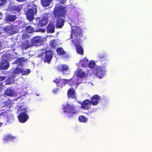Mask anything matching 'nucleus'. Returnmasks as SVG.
Segmentation results:
<instances>
[{"label":"nucleus","instance_id":"f257e3e1","mask_svg":"<svg viewBox=\"0 0 152 152\" xmlns=\"http://www.w3.org/2000/svg\"><path fill=\"white\" fill-rule=\"evenodd\" d=\"M28 7L30 8L27 11L26 16L27 19L31 21L34 20V14L37 12L36 6L34 2H31L28 4Z\"/></svg>","mask_w":152,"mask_h":152},{"label":"nucleus","instance_id":"f03ea898","mask_svg":"<svg viewBox=\"0 0 152 152\" xmlns=\"http://www.w3.org/2000/svg\"><path fill=\"white\" fill-rule=\"evenodd\" d=\"M27 109L23 106L19 107L18 109V112H20L18 116L19 121L21 123L25 122L28 119L29 116L26 114Z\"/></svg>","mask_w":152,"mask_h":152},{"label":"nucleus","instance_id":"7ed1b4c3","mask_svg":"<svg viewBox=\"0 0 152 152\" xmlns=\"http://www.w3.org/2000/svg\"><path fill=\"white\" fill-rule=\"evenodd\" d=\"M63 110L64 112L67 113L68 114V116L69 118L71 117L77 113L75 107L72 105L66 104L65 105H63Z\"/></svg>","mask_w":152,"mask_h":152},{"label":"nucleus","instance_id":"20e7f679","mask_svg":"<svg viewBox=\"0 0 152 152\" xmlns=\"http://www.w3.org/2000/svg\"><path fill=\"white\" fill-rule=\"evenodd\" d=\"M66 12V10L65 7L61 6L56 7L53 10V14L56 18H59L64 16Z\"/></svg>","mask_w":152,"mask_h":152},{"label":"nucleus","instance_id":"39448f33","mask_svg":"<svg viewBox=\"0 0 152 152\" xmlns=\"http://www.w3.org/2000/svg\"><path fill=\"white\" fill-rule=\"evenodd\" d=\"M106 72V70L103 66H97L94 69V73L100 79H101L104 76Z\"/></svg>","mask_w":152,"mask_h":152},{"label":"nucleus","instance_id":"423d86ee","mask_svg":"<svg viewBox=\"0 0 152 152\" xmlns=\"http://www.w3.org/2000/svg\"><path fill=\"white\" fill-rule=\"evenodd\" d=\"M73 35L76 37V38H80L83 36L82 31L79 27H75L74 28H72L71 30V38H72Z\"/></svg>","mask_w":152,"mask_h":152},{"label":"nucleus","instance_id":"0eeeda50","mask_svg":"<svg viewBox=\"0 0 152 152\" xmlns=\"http://www.w3.org/2000/svg\"><path fill=\"white\" fill-rule=\"evenodd\" d=\"M81 40L80 39H76L73 40L72 42L75 44L77 53L78 54L83 55V54L84 50L82 47L80 45Z\"/></svg>","mask_w":152,"mask_h":152},{"label":"nucleus","instance_id":"6e6552de","mask_svg":"<svg viewBox=\"0 0 152 152\" xmlns=\"http://www.w3.org/2000/svg\"><path fill=\"white\" fill-rule=\"evenodd\" d=\"M53 57V53L52 51L49 50H46L45 52V55L43 58V61L45 63L50 64Z\"/></svg>","mask_w":152,"mask_h":152},{"label":"nucleus","instance_id":"1a4fd4ad","mask_svg":"<svg viewBox=\"0 0 152 152\" xmlns=\"http://www.w3.org/2000/svg\"><path fill=\"white\" fill-rule=\"evenodd\" d=\"M47 15V14H45L42 18L39 20L38 23V25L39 26L43 27L47 24L48 17Z\"/></svg>","mask_w":152,"mask_h":152},{"label":"nucleus","instance_id":"9d476101","mask_svg":"<svg viewBox=\"0 0 152 152\" xmlns=\"http://www.w3.org/2000/svg\"><path fill=\"white\" fill-rule=\"evenodd\" d=\"M100 96L96 94L93 95L91 99V104L95 106L97 105L101 100Z\"/></svg>","mask_w":152,"mask_h":152},{"label":"nucleus","instance_id":"9b49d317","mask_svg":"<svg viewBox=\"0 0 152 152\" xmlns=\"http://www.w3.org/2000/svg\"><path fill=\"white\" fill-rule=\"evenodd\" d=\"M91 102L90 100L86 99L82 102L81 103V108L85 110H88L91 107Z\"/></svg>","mask_w":152,"mask_h":152},{"label":"nucleus","instance_id":"f8f14e48","mask_svg":"<svg viewBox=\"0 0 152 152\" xmlns=\"http://www.w3.org/2000/svg\"><path fill=\"white\" fill-rule=\"evenodd\" d=\"M67 95L69 98L76 99L75 90L73 88H70L67 91Z\"/></svg>","mask_w":152,"mask_h":152},{"label":"nucleus","instance_id":"ddd939ff","mask_svg":"<svg viewBox=\"0 0 152 152\" xmlns=\"http://www.w3.org/2000/svg\"><path fill=\"white\" fill-rule=\"evenodd\" d=\"M0 66L1 69H7L9 67V64L8 60L2 59L0 63Z\"/></svg>","mask_w":152,"mask_h":152},{"label":"nucleus","instance_id":"4468645a","mask_svg":"<svg viewBox=\"0 0 152 152\" xmlns=\"http://www.w3.org/2000/svg\"><path fill=\"white\" fill-rule=\"evenodd\" d=\"M69 85L71 86H75L76 88H77L79 83L78 82L77 79H75L73 78H71L68 80Z\"/></svg>","mask_w":152,"mask_h":152},{"label":"nucleus","instance_id":"2eb2a0df","mask_svg":"<svg viewBox=\"0 0 152 152\" xmlns=\"http://www.w3.org/2000/svg\"><path fill=\"white\" fill-rule=\"evenodd\" d=\"M41 42L40 38L38 37H36L33 38L31 40V43L33 45L37 46L40 45Z\"/></svg>","mask_w":152,"mask_h":152},{"label":"nucleus","instance_id":"dca6fc26","mask_svg":"<svg viewBox=\"0 0 152 152\" xmlns=\"http://www.w3.org/2000/svg\"><path fill=\"white\" fill-rule=\"evenodd\" d=\"M55 26L54 24L50 23L47 27V31L48 33H53L55 31Z\"/></svg>","mask_w":152,"mask_h":152},{"label":"nucleus","instance_id":"f3484780","mask_svg":"<svg viewBox=\"0 0 152 152\" xmlns=\"http://www.w3.org/2000/svg\"><path fill=\"white\" fill-rule=\"evenodd\" d=\"M16 18V15L8 14L6 16L5 19L6 21L13 22L15 21Z\"/></svg>","mask_w":152,"mask_h":152},{"label":"nucleus","instance_id":"a211bd4d","mask_svg":"<svg viewBox=\"0 0 152 152\" xmlns=\"http://www.w3.org/2000/svg\"><path fill=\"white\" fill-rule=\"evenodd\" d=\"M69 68L68 66L65 65H59L57 67L58 71L64 73V72L67 71Z\"/></svg>","mask_w":152,"mask_h":152},{"label":"nucleus","instance_id":"6ab92c4d","mask_svg":"<svg viewBox=\"0 0 152 152\" xmlns=\"http://www.w3.org/2000/svg\"><path fill=\"white\" fill-rule=\"evenodd\" d=\"M76 76L77 78H82L86 76L85 72H83L81 69H79L76 72Z\"/></svg>","mask_w":152,"mask_h":152},{"label":"nucleus","instance_id":"aec40b11","mask_svg":"<svg viewBox=\"0 0 152 152\" xmlns=\"http://www.w3.org/2000/svg\"><path fill=\"white\" fill-rule=\"evenodd\" d=\"M32 44L28 40H26L21 45L22 48L24 50H26L30 47Z\"/></svg>","mask_w":152,"mask_h":152},{"label":"nucleus","instance_id":"412c9836","mask_svg":"<svg viewBox=\"0 0 152 152\" xmlns=\"http://www.w3.org/2000/svg\"><path fill=\"white\" fill-rule=\"evenodd\" d=\"M64 20L61 19H58L56 20V27L57 28H61L63 26L64 24Z\"/></svg>","mask_w":152,"mask_h":152},{"label":"nucleus","instance_id":"4be33fe9","mask_svg":"<svg viewBox=\"0 0 152 152\" xmlns=\"http://www.w3.org/2000/svg\"><path fill=\"white\" fill-rule=\"evenodd\" d=\"M10 109V106L8 105H6L4 103H1L0 105V112L1 111H8Z\"/></svg>","mask_w":152,"mask_h":152},{"label":"nucleus","instance_id":"5701e85b","mask_svg":"<svg viewBox=\"0 0 152 152\" xmlns=\"http://www.w3.org/2000/svg\"><path fill=\"white\" fill-rule=\"evenodd\" d=\"M22 8L21 5L14 6L12 8V11L14 13L20 12Z\"/></svg>","mask_w":152,"mask_h":152},{"label":"nucleus","instance_id":"b1692460","mask_svg":"<svg viewBox=\"0 0 152 152\" xmlns=\"http://www.w3.org/2000/svg\"><path fill=\"white\" fill-rule=\"evenodd\" d=\"M8 111H1L0 112V116H6L7 119V121H10L11 119L13 118L12 116L9 115H8L7 112Z\"/></svg>","mask_w":152,"mask_h":152},{"label":"nucleus","instance_id":"393cba45","mask_svg":"<svg viewBox=\"0 0 152 152\" xmlns=\"http://www.w3.org/2000/svg\"><path fill=\"white\" fill-rule=\"evenodd\" d=\"M5 94L8 96H12L14 94V92L13 89L8 88L6 89Z\"/></svg>","mask_w":152,"mask_h":152},{"label":"nucleus","instance_id":"a878e982","mask_svg":"<svg viewBox=\"0 0 152 152\" xmlns=\"http://www.w3.org/2000/svg\"><path fill=\"white\" fill-rule=\"evenodd\" d=\"M52 1V0H41L42 4L44 7L49 6Z\"/></svg>","mask_w":152,"mask_h":152},{"label":"nucleus","instance_id":"bb28decb","mask_svg":"<svg viewBox=\"0 0 152 152\" xmlns=\"http://www.w3.org/2000/svg\"><path fill=\"white\" fill-rule=\"evenodd\" d=\"M88 60L86 58H85L81 60L80 61V63L83 66L87 67L88 66Z\"/></svg>","mask_w":152,"mask_h":152},{"label":"nucleus","instance_id":"cd10ccee","mask_svg":"<svg viewBox=\"0 0 152 152\" xmlns=\"http://www.w3.org/2000/svg\"><path fill=\"white\" fill-rule=\"evenodd\" d=\"M57 54L59 55H64L66 54V52L62 48H58L56 49Z\"/></svg>","mask_w":152,"mask_h":152},{"label":"nucleus","instance_id":"c85d7f7f","mask_svg":"<svg viewBox=\"0 0 152 152\" xmlns=\"http://www.w3.org/2000/svg\"><path fill=\"white\" fill-rule=\"evenodd\" d=\"M26 31L29 34L35 31L34 28L32 26L28 25L26 27Z\"/></svg>","mask_w":152,"mask_h":152},{"label":"nucleus","instance_id":"c756f323","mask_svg":"<svg viewBox=\"0 0 152 152\" xmlns=\"http://www.w3.org/2000/svg\"><path fill=\"white\" fill-rule=\"evenodd\" d=\"M6 84H10L13 83L15 82V77L14 76H12L9 77L6 81Z\"/></svg>","mask_w":152,"mask_h":152},{"label":"nucleus","instance_id":"7c9ffc66","mask_svg":"<svg viewBox=\"0 0 152 152\" xmlns=\"http://www.w3.org/2000/svg\"><path fill=\"white\" fill-rule=\"evenodd\" d=\"M20 73L22 75H26L30 73V70L28 69L24 70L23 69L21 68Z\"/></svg>","mask_w":152,"mask_h":152},{"label":"nucleus","instance_id":"2f4dec72","mask_svg":"<svg viewBox=\"0 0 152 152\" xmlns=\"http://www.w3.org/2000/svg\"><path fill=\"white\" fill-rule=\"evenodd\" d=\"M68 79H60V84L61 86H65V85L68 83Z\"/></svg>","mask_w":152,"mask_h":152},{"label":"nucleus","instance_id":"473e14b6","mask_svg":"<svg viewBox=\"0 0 152 152\" xmlns=\"http://www.w3.org/2000/svg\"><path fill=\"white\" fill-rule=\"evenodd\" d=\"M79 120L80 122L85 123L87 121V118H86L84 116L81 115L79 116Z\"/></svg>","mask_w":152,"mask_h":152},{"label":"nucleus","instance_id":"72a5a7b5","mask_svg":"<svg viewBox=\"0 0 152 152\" xmlns=\"http://www.w3.org/2000/svg\"><path fill=\"white\" fill-rule=\"evenodd\" d=\"M57 45L55 40H52L50 41V45L52 48H55Z\"/></svg>","mask_w":152,"mask_h":152},{"label":"nucleus","instance_id":"f704fd0d","mask_svg":"<svg viewBox=\"0 0 152 152\" xmlns=\"http://www.w3.org/2000/svg\"><path fill=\"white\" fill-rule=\"evenodd\" d=\"M14 138V137H12L10 135H7L4 137V140L5 141H7L8 140H12Z\"/></svg>","mask_w":152,"mask_h":152},{"label":"nucleus","instance_id":"c9c22d12","mask_svg":"<svg viewBox=\"0 0 152 152\" xmlns=\"http://www.w3.org/2000/svg\"><path fill=\"white\" fill-rule=\"evenodd\" d=\"M98 57L101 61H104L106 59V55L103 53H101L99 54Z\"/></svg>","mask_w":152,"mask_h":152},{"label":"nucleus","instance_id":"e433bc0d","mask_svg":"<svg viewBox=\"0 0 152 152\" xmlns=\"http://www.w3.org/2000/svg\"><path fill=\"white\" fill-rule=\"evenodd\" d=\"M95 63L94 61L93 60H91L88 63V66L90 68H92L94 67L95 65Z\"/></svg>","mask_w":152,"mask_h":152},{"label":"nucleus","instance_id":"4c0bfd02","mask_svg":"<svg viewBox=\"0 0 152 152\" xmlns=\"http://www.w3.org/2000/svg\"><path fill=\"white\" fill-rule=\"evenodd\" d=\"M21 68L19 67H17L14 69L13 71V73L15 74H18L20 73Z\"/></svg>","mask_w":152,"mask_h":152},{"label":"nucleus","instance_id":"58836bf2","mask_svg":"<svg viewBox=\"0 0 152 152\" xmlns=\"http://www.w3.org/2000/svg\"><path fill=\"white\" fill-rule=\"evenodd\" d=\"M22 62V60L21 58H18L15 61V64L18 65H20Z\"/></svg>","mask_w":152,"mask_h":152},{"label":"nucleus","instance_id":"ea45409f","mask_svg":"<svg viewBox=\"0 0 152 152\" xmlns=\"http://www.w3.org/2000/svg\"><path fill=\"white\" fill-rule=\"evenodd\" d=\"M60 79H58L57 78H56L55 80H53V82L56 83L57 85V86H59L58 84H60Z\"/></svg>","mask_w":152,"mask_h":152},{"label":"nucleus","instance_id":"a19ab883","mask_svg":"<svg viewBox=\"0 0 152 152\" xmlns=\"http://www.w3.org/2000/svg\"><path fill=\"white\" fill-rule=\"evenodd\" d=\"M6 1V0H0V7L4 4Z\"/></svg>","mask_w":152,"mask_h":152},{"label":"nucleus","instance_id":"79ce46f5","mask_svg":"<svg viewBox=\"0 0 152 152\" xmlns=\"http://www.w3.org/2000/svg\"><path fill=\"white\" fill-rule=\"evenodd\" d=\"M6 78V77L5 76H0V81H2Z\"/></svg>","mask_w":152,"mask_h":152},{"label":"nucleus","instance_id":"37998d69","mask_svg":"<svg viewBox=\"0 0 152 152\" xmlns=\"http://www.w3.org/2000/svg\"><path fill=\"white\" fill-rule=\"evenodd\" d=\"M58 91V88H55L53 90V92L54 93H56Z\"/></svg>","mask_w":152,"mask_h":152},{"label":"nucleus","instance_id":"c03bdc74","mask_svg":"<svg viewBox=\"0 0 152 152\" xmlns=\"http://www.w3.org/2000/svg\"><path fill=\"white\" fill-rule=\"evenodd\" d=\"M3 89V85L2 83H0V91H1Z\"/></svg>","mask_w":152,"mask_h":152},{"label":"nucleus","instance_id":"a18cd8bd","mask_svg":"<svg viewBox=\"0 0 152 152\" xmlns=\"http://www.w3.org/2000/svg\"><path fill=\"white\" fill-rule=\"evenodd\" d=\"M2 17V13L0 12V20L1 19Z\"/></svg>","mask_w":152,"mask_h":152},{"label":"nucleus","instance_id":"49530a36","mask_svg":"<svg viewBox=\"0 0 152 152\" xmlns=\"http://www.w3.org/2000/svg\"><path fill=\"white\" fill-rule=\"evenodd\" d=\"M1 47V42H0V48Z\"/></svg>","mask_w":152,"mask_h":152}]
</instances>
